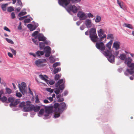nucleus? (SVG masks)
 <instances>
[{
  "label": "nucleus",
  "mask_w": 134,
  "mask_h": 134,
  "mask_svg": "<svg viewBox=\"0 0 134 134\" xmlns=\"http://www.w3.org/2000/svg\"><path fill=\"white\" fill-rule=\"evenodd\" d=\"M113 42V40H111L108 43L106 44V47L108 48V50L106 48L105 51L102 52V53L107 58L108 60L112 63L114 62L115 57L114 55H117V52L113 53V54H112V51L111 50V47Z\"/></svg>",
  "instance_id": "nucleus-1"
},
{
  "label": "nucleus",
  "mask_w": 134,
  "mask_h": 134,
  "mask_svg": "<svg viewBox=\"0 0 134 134\" xmlns=\"http://www.w3.org/2000/svg\"><path fill=\"white\" fill-rule=\"evenodd\" d=\"M31 102L29 100L26 101V105L24 108V110L25 112L33 110L35 112H38L42 107L43 105L41 104H39L38 105H34L31 104Z\"/></svg>",
  "instance_id": "nucleus-2"
},
{
  "label": "nucleus",
  "mask_w": 134,
  "mask_h": 134,
  "mask_svg": "<svg viewBox=\"0 0 134 134\" xmlns=\"http://www.w3.org/2000/svg\"><path fill=\"white\" fill-rule=\"evenodd\" d=\"M99 37V39L97 34L91 36H89L91 40L93 42L95 43L97 41H101L103 40V39L106 37V35L104 34V32L102 29L97 31Z\"/></svg>",
  "instance_id": "nucleus-3"
},
{
  "label": "nucleus",
  "mask_w": 134,
  "mask_h": 134,
  "mask_svg": "<svg viewBox=\"0 0 134 134\" xmlns=\"http://www.w3.org/2000/svg\"><path fill=\"white\" fill-rule=\"evenodd\" d=\"M53 107L55 109V111L62 113L67 109L68 105H66L64 102H62L60 104L55 103L54 104Z\"/></svg>",
  "instance_id": "nucleus-4"
},
{
  "label": "nucleus",
  "mask_w": 134,
  "mask_h": 134,
  "mask_svg": "<svg viewBox=\"0 0 134 134\" xmlns=\"http://www.w3.org/2000/svg\"><path fill=\"white\" fill-rule=\"evenodd\" d=\"M47 62L46 60L44 59H38L35 61V64L38 67L41 68L43 67L46 64L44 63Z\"/></svg>",
  "instance_id": "nucleus-5"
},
{
  "label": "nucleus",
  "mask_w": 134,
  "mask_h": 134,
  "mask_svg": "<svg viewBox=\"0 0 134 134\" xmlns=\"http://www.w3.org/2000/svg\"><path fill=\"white\" fill-rule=\"evenodd\" d=\"M65 80H64V82L60 85L58 86V87H56L54 89V92L56 95L59 94L60 91V93H62L65 88Z\"/></svg>",
  "instance_id": "nucleus-6"
},
{
  "label": "nucleus",
  "mask_w": 134,
  "mask_h": 134,
  "mask_svg": "<svg viewBox=\"0 0 134 134\" xmlns=\"http://www.w3.org/2000/svg\"><path fill=\"white\" fill-rule=\"evenodd\" d=\"M65 8L68 12H69L72 11L74 13H76L78 10V8L75 5H72V4H70L69 6H67Z\"/></svg>",
  "instance_id": "nucleus-7"
},
{
  "label": "nucleus",
  "mask_w": 134,
  "mask_h": 134,
  "mask_svg": "<svg viewBox=\"0 0 134 134\" xmlns=\"http://www.w3.org/2000/svg\"><path fill=\"white\" fill-rule=\"evenodd\" d=\"M33 25L29 24L27 25V27L31 31H32L35 30L38 26V24L36 23L34 21H32Z\"/></svg>",
  "instance_id": "nucleus-8"
},
{
  "label": "nucleus",
  "mask_w": 134,
  "mask_h": 134,
  "mask_svg": "<svg viewBox=\"0 0 134 134\" xmlns=\"http://www.w3.org/2000/svg\"><path fill=\"white\" fill-rule=\"evenodd\" d=\"M96 47L98 49L102 51V52L105 49V46L104 43L102 42H96Z\"/></svg>",
  "instance_id": "nucleus-9"
},
{
  "label": "nucleus",
  "mask_w": 134,
  "mask_h": 134,
  "mask_svg": "<svg viewBox=\"0 0 134 134\" xmlns=\"http://www.w3.org/2000/svg\"><path fill=\"white\" fill-rule=\"evenodd\" d=\"M77 16L81 20H85L87 18V16L84 13L81 11H79L77 14Z\"/></svg>",
  "instance_id": "nucleus-10"
},
{
  "label": "nucleus",
  "mask_w": 134,
  "mask_h": 134,
  "mask_svg": "<svg viewBox=\"0 0 134 134\" xmlns=\"http://www.w3.org/2000/svg\"><path fill=\"white\" fill-rule=\"evenodd\" d=\"M44 109H45V112L46 114H50L53 112L51 108H53V106H47L43 105Z\"/></svg>",
  "instance_id": "nucleus-11"
},
{
  "label": "nucleus",
  "mask_w": 134,
  "mask_h": 134,
  "mask_svg": "<svg viewBox=\"0 0 134 134\" xmlns=\"http://www.w3.org/2000/svg\"><path fill=\"white\" fill-rule=\"evenodd\" d=\"M38 38V40L39 41H44L45 40L46 38L44 36L43 34H39L37 36H36L35 37V38Z\"/></svg>",
  "instance_id": "nucleus-12"
},
{
  "label": "nucleus",
  "mask_w": 134,
  "mask_h": 134,
  "mask_svg": "<svg viewBox=\"0 0 134 134\" xmlns=\"http://www.w3.org/2000/svg\"><path fill=\"white\" fill-rule=\"evenodd\" d=\"M81 0H66L65 3V7H66L71 2L72 3H75L80 2Z\"/></svg>",
  "instance_id": "nucleus-13"
},
{
  "label": "nucleus",
  "mask_w": 134,
  "mask_h": 134,
  "mask_svg": "<svg viewBox=\"0 0 134 134\" xmlns=\"http://www.w3.org/2000/svg\"><path fill=\"white\" fill-rule=\"evenodd\" d=\"M85 24L87 28H90L91 27V21L90 19H87L85 21Z\"/></svg>",
  "instance_id": "nucleus-14"
},
{
  "label": "nucleus",
  "mask_w": 134,
  "mask_h": 134,
  "mask_svg": "<svg viewBox=\"0 0 134 134\" xmlns=\"http://www.w3.org/2000/svg\"><path fill=\"white\" fill-rule=\"evenodd\" d=\"M118 4H119L120 8L124 10L126 9V6L122 1L120 2L118 0Z\"/></svg>",
  "instance_id": "nucleus-15"
},
{
  "label": "nucleus",
  "mask_w": 134,
  "mask_h": 134,
  "mask_svg": "<svg viewBox=\"0 0 134 134\" xmlns=\"http://www.w3.org/2000/svg\"><path fill=\"white\" fill-rule=\"evenodd\" d=\"M89 33L90 36L97 34L96 29L93 27L90 29Z\"/></svg>",
  "instance_id": "nucleus-16"
},
{
  "label": "nucleus",
  "mask_w": 134,
  "mask_h": 134,
  "mask_svg": "<svg viewBox=\"0 0 134 134\" xmlns=\"http://www.w3.org/2000/svg\"><path fill=\"white\" fill-rule=\"evenodd\" d=\"M132 61V59L130 57L126 58L125 60L124 63L127 66Z\"/></svg>",
  "instance_id": "nucleus-17"
},
{
  "label": "nucleus",
  "mask_w": 134,
  "mask_h": 134,
  "mask_svg": "<svg viewBox=\"0 0 134 134\" xmlns=\"http://www.w3.org/2000/svg\"><path fill=\"white\" fill-rule=\"evenodd\" d=\"M64 80H65L64 78L59 80L57 82L55 83V87H58V85L63 83L64 82Z\"/></svg>",
  "instance_id": "nucleus-18"
},
{
  "label": "nucleus",
  "mask_w": 134,
  "mask_h": 134,
  "mask_svg": "<svg viewBox=\"0 0 134 134\" xmlns=\"http://www.w3.org/2000/svg\"><path fill=\"white\" fill-rule=\"evenodd\" d=\"M57 95L56 97L57 99V101L58 102H60L64 101V99L63 98H60V97H62V94H59Z\"/></svg>",
  "instance_id": "nucleus-19"
},
{
  "label": "nucleus",
  "mask_w": 134,
  "mask_h": 134,
  "mask_svg": "<svg viewBox=\"0 0 134 134\" xmlns=\"http://www.w3.org/2000/svg\"><path fill=\"white\" fill-rule=\"evenodd\" d=\"M66 0H58V3L60 5L64 7H65Z\"/></svg>",
  "instance_id": "nucleus-20"
},
{
  "label": "nucleus",
  "mask_w": 134,
  "mask_h": 134,
  "mask_svg": "<svg viewBox=\"0 0 134 134\" xmlns=\"http://www.w3.org/2000/svg\"><path fill=\"white\" fill-rule=\"evenodd\" d=\"M44 50V52H51V49L50 47L48 46H46L43 49Z\"/></svg>",
  "instance_id": "nucleus-21"
},
{
  "label": "nucleus",
  "mask_w": 134,
  "mask_h": 134,
  "mask_svg": "<svg viewBox=\"0 0 134 134\" xmlns=\"http://www.w3.org/2000/svg\"><path fill=\"white\" fill-rule=\"evenodd\" d=\"M44 54V51H38L36 52V57H40Z\"/></svg>",
  "instance_id": "nucleus-22"
},
{
  "label": "nucleus",
  "mask_w": 134,
  "mask_h": 134,
  "mask_svg": "<svg viewBox=\"0 0 134 134\" xmlns=\"http://www.w3.org/2000/svg\"><path fill=\"white\" fill-rule=\"evenodd\" d=\"M45 111L44 109L43 108H41L38 114V116L41 117L42 116Z\"/></svg>",
  "instance_id": "nucleus-23"
},
{
  "label": "nucleus",
  "mask_w": 134,
  "mask_h": 134,
  "mask_svg": "<svg viewBox=\"0 0 134 134\" xmlns=\"http://www.w3.org/2000/svg\"><path fill=\"white\" fill-rule=\"evenodd\" d=\"M39 47L41 50H42L45 47L44 41L40 42L39 43Z\"/></svg>",
  "instance_id": "nucleus-24"
},
{
  "label": "nucleus",
  "mask_w": 134,
  "mask_h": 134,
  "mask_svg": "<svg viewBox=\"0 0 134 134\" xmlns=\"http://www.w3.org/2000/svg\"><path fill=\"white\" fill-rule=\"evenodd\" d=\"M126 71L131 75H132L134 73V69L132 68L127 69H126Z\"/></svg>",
  "instance_id": "nucleus-25"
},
{
  "label": "nucleus",
  "mask_w": 134,
  "mask_h": 134,
  "mask_svg": "<svg viewBox=\"0 0 134 134\" xmlns=\"http://www.w3.org/2000/svg\"><path fill=\"white\" fill-rule=\"evenodd\" d=\"M60 70L61 68L60 67L54 68L53 70V72L54 74H55L58 72L60 71Z\"/></svg>",
  "instance_id": "nucleus-26"
},
{
  "label": "nucleus",
  "mask_w": 134,
  "mask_h": 134,
  "mask_svg": "<svg viewBox=\"0 0 134 134\" xmlns=\"http://www.w3.org/2000/svg\"><path fill=\"white\" fill-rule=\"evenodd\" d=\"M8 5V3L3 4L2 5L1 7L3 11H5L6 10V7Z\"/></svg>",
  "instance_id": "nucleus-27"
},
{
  "label": "nucleus",
  "mask_w": 134,
  "mask_h": 134,
  "mask_svg": "<svg viewBox=\"0 0 134 134\" xmlns=\"http://www.w3.org/2000/svg\"><path fill=\"white\" fill-rule=\"evenodd\" d=\"M14 100L15 99L14 98L11 97H9L7 101H6V103H8L10 102L11 103H12Z\"/></svg>",
  "instance_id": "nucleus-28"
},
{
  "label": "nucleus",
  "mask_w": 134,
  "mask_h": 134,
  "mask_svg": "<svg viewBox=\"0 0 134 134\" xmlns=\"http://www.w3.org/2000/svg\"><path fill=\"white\" fill-rule=\"evenodd\" d=\"M51 116V114H46L44 115V117L43 119L44 120H46L49 119Z\"/></svg>",
  "instance_id": "nucleus-29"
},
{
  "label": "nucleus",
  "mask_w": 134,
  "mask_h": 134,
  "mask_svg": "<svg viewBox=\"0 0 134 134\" xmlns=\"http://www.w3.org/2000/svg\"><path fill=\"white\" fill-rule=\"evenodd\" d=\"M44 77L42 75L40 74L39 75V77L42 80H44L46 79H48V77L46 75H44Z\"/></svg>",
  "instance_id": "nucleus-30"
},
{
  "label": "nucleus",
  "mask_w": 134,
  "mask_h": 134,
  "mask_svg": "<svg viewBox=\"0 0 134 134\" xmlns=\"http://www.w3.org/2000/svg\"><path fill=\"white\" fill-rule=\"evenodd\" d=\"M119 58L120 59L122 60H125L126 58V55L124 54H121Z\"/></svg>",
  "instance_id": "nucleus-31"
},
{
  "label": "nucleus",
  "mask_w": 134,
  "mask_h": 134,
  "mask_svg": "<svg viewBox=\"0 0 134 134\" xmlns=\"http://www.w3.org/2000/svg\"><path fill=\"white\" fill-rule=\"evenodd\" d=\"M26 105V103L23 101L20 103L19 105V107H24L23 108L25 107Z\"/></svg>",
  "instance_id": "nucleus-32"
},
{
  "label": "nucleus",
  "mask_w": 134,
  "mask_h": 134,
  "mask_svg": "<svg viewBox=\"0 0 134 134\" xmlns=\"http://www.w3.org/2000/svg\"><path fill=\"white\" fill-rule=\"evenodd\" d=\"M61 76V74H56L55 75L54 77V79L55 80L57 81L59 79L60 77Z\"/></svg>",
  "instance_id": "nucleus-33"
},
{
  "label": "nucleus",
  "mask_w": 134,
  "mask_h": 134,
  "mask_svg": "<svg viewBox=\"0 0 134 134\" xmlns=\"http://www.w3.org/2000/svg\"><path fill=\"white\" fill-rule=\"evenodd\" d=\"M101 20V18L100 16L99 15H97L95 20V21L96 23H98Z\"/></svg>",
  "instance_id": "nucleus-34"
},
{
  "label": "nucleus",
  "mask_w": 134,
  "mask_h": 134,
  "mask_svg": "<svg viewBox=\"0 0 134 134\" xmlns=\"http://www.w3.org/2000/svg\"><path fill=\"white\" fill-rule=\"evenodd\" d=\"M124 26L125 27L130 29H133L132 26L130 24L125 23Z\"/></svg>",
  "instance_id": "nucleus-35"
},
{
  "label": "nucleus",
  "mask_w": 134,
  "mask_h": 134,
  "mask_svg": "<svg viewBox=\"0 0 134 134\" xmlns=\"http://www.w3.org/2000/svg\"><path fill=\"white\" fill-rule=\"evenodd\" d=\"M27 13L26 12H21L18 14V16L19 17H21L23 15L26 14Z\"/></svg>",
  "instance_id": "nucleus-36"
},
{
  "label": "nucleus",
  "mask_w": 134,
  "mask_h": 134,
  "mask_svg": "<svg viewBox=\"0 0 134 134\" xmlns=\"http://www.w3.org/2000/svg\"><path fill=\"white\" fill-rule=\"evenodd\" d=\"M14 10V9L13 7L10 6L7 8V11L9 12H11Z\"/></svg>",
  "instance_id": "nucleus-37"
},
{
  "label": "nucleus",
  "mask_w": 134,
  "mask_h": 134,
  "mask_svg": "<svg viewBox=\"0 0 134 134\" xmlns=\"http://www.w3.org/2000/svg\"><path fill=\"white\" fill-rule=\"evenodd\" d=\"M68 93V92L67 90H65L64 92L62 94V97L63 96H66Z\"/></svg>",
  "instance_id": "nucleus-38"
},
{
  "label": "nucleus",
  "mask_w": 134,
  "mask_h": 134,
  "mask_svg": "<svg viewBox=\"0 0 134 134\" xmlns=\"http://www.w3.org/2000/svg\"><path fill=\"white\" fill-rule=\"evenodd\" d=\"M113 48H115L116 50H117V41H116L113 43Z\"/></svg>",
  "instance_id": "nucleus-39"
},
{
  "label": "nucleus",
  "mask_w": 134,
  "mask_h": 134,
  "mask_svg": "<svg viewBox=\"0 0 134 134\" xmlns=\"http://www.w3.org/2000/svg\"><path fill=\"white\" fill-rule=\"evenodd\" d=\"M128 67L134 69V63H131L127 66Z\"/></svg>",
  "instance_id": "nucleus-40"
},
{
  "label": "nucleus",
  "mask_w": 134,
  "mask_h": 134,
  "mask_svg": "<svg viewBox=\"0 0 134 134\" xmlns=\"http://www.w3.org/2000/svg\"><path fill=\"white\" fill-rule=\"evenodd\" d=\"M60 62H56L53 65V68H55L58 65H60Z\"/></svg>",
  "instance_id": "nucleus-41"
},
{
  "label": "nucleus",
  "mask_w": 134,
  "mask_h": 134,
  "mask_svg": "<svg viewBox=\"0 0 134 134\" xmlns=\"http://www.w3.org/2000/svg\"><path fill=\"white\" fill-rule=\"evenodd\" d=\"M38 32L37 31H35L32 34V37H34L35 38V37L36 36H37V35H37L38 33Z\"/></svg>",
  "instance_id": "nucleus-42"
},
{
  "label": "nucleus",
  "mask_w": 134,
  "mask_h": 134,
  "mask_svg": "<svg viewBox=\"0 0 134 134\" xmlns=\"http://www.w3.org/2000/svg\"><path fill=\"white\" fill-rule=\"evenodd\" d=\"M1 100L2 102H6V101H7V97L5 96H3L1 98Z\"/></svg>",
  "instance_id": "nucleus-43"
},
{
  "label": "nucleus",
  "mask_w": 134,
  "mask_h": 134,
  "mask_svg": "<svg viewBox=\"0 0 134 134\" xmlns=\"http://www.w3.org/2000/svg\"><path fill=\"white\" fill-rule=\"evenodd\" d=\"M36 39L35 38H32V41L35 44L38 45L39 42L36 40Z\"/></svg>",
  "instance_id": "nucleus-44"
},
{
  "label": "nucleus",
  "mask_w": 134,
  "mask_h": 134,
  "mask_svg": "<svg viewBox=\"0 0 134 134\" xmlns=\"http://www.w3.org/2000/svg\"><path fill=\"white\" fill-rule=\"evenodd\" d=\"M5 40L8 43H10L11 44H14L13 42L11 40L8 38H6Z\"/></svg>",
  "instance_id": "nucleus-45"
},
{
  "label": "nucleus",
  "mask_w": 134,
  "mask_h": 134,
  "mask_svg": "<svg viewBox=\"0 0 134 134\" xmlns=\"http://www.w3.org/2000/svg\"><path fill=\"white\" fill-rule=\"evenodd\" d=\"M5 90L7 92L8 94H10L12 92V91L10 88L6 87L5 88Z\"/></svg>",
  "instance_id": "nucleus-46"
},
{
  "label": "nucleus",
  "mask_w": 134,
  "mask_h": 134,
  "mask_svg": "<svg viewBox=\"0 0 134 134\" xmlns=\"http://www.w3.org/2000/svg\"><path fill=\"white\" fill-rule=\"evenodd\" d=\"M17 3L18 4L17 5H19L21 7H22L23 6V4L21 0H17Z\"/></svg>",
  "instance_id": "nucleus-47"
},
{
  "label": "nucleus",
  "mask_w": 134,
  "mask_h": 134,
  "mask_svg": "<svg viewBox=\"0 0 134 134\" xmlns=\"http://www.w3.org/2000/svg\"><path fill=\"white\" fill-rule=\"evenodd\" d=\"M46 90L47 91L51 93H52L54 92V89H51L50 88H48L46 89Z\"/></svg>",
  "instance_id": "nucleus-48"
},
{
  "label": "nucleus",
  "mask_w": 134,
  "mask_h": 134,
  "mask_svg": "<svg viewBox=\"0 0 134 134\" xmlns=\"http://www.w3.org/2000/svg\"><path fill=\"white\" fill-rule=\"evenodd\" d=\"M10 49L13 54H14V55H16V51L14 50L11 48H10Z\"/></svg>",
  "instance_id": "nucleus-49"
},
{
  "label": "nucleus",
  "mask_w": 134,
  "mask_h": 134,
  "mask_svg": "<svg viewBox=\"0 0 134 134\" xmlns=\"http://www.w3.org/2000/svg\"><path fill=\"white\" fill-rule=\"evenodd\" d=\"M21 84L22 86L21 87L25 88V87H26V83L24 82H22Z\"/></svg>",
  "instance_id": "nucleus-50"
},
{
  "label": "nucleus",
  "mask_w": 134,
  "mask_h": 134,
  "mask_svg": "<svg viewBox=\"0 0 134 134\" xmlns=\"http://www.w3.org/2000/svg\"><path fill=\"white\" fill-rule=\"evenodd\" d=\"M35 98L36 99V103H38L40 102V101L38 98V95H36V96Z\"/></svg>",
  "instance_id": "nucleus-51"
},
{
  "label": "nucleus",
  "mask_w": 134,
  "mask_h": 134,
  "mask_svg": "<svg viewBox=\"0 0 134 134\" xmlns=\"http://www.w3.org/2000/svg\"><path fill=\"white\" fill-rule=\"evenodd\" d=\"M30 19L29 18H27L25 19L24 21V22L25 23H28L30 22Z\"/></svg>",
  "instance_id": "nucleus-52"
},
{
  "label": "nucleus",
  "mask_w": 134,
  "mask_h": 134,
  "mask_svg": "<svg viewBox=\"0 0 134 134\" xmlns=\"http://www.w3.org/2000/svg\"><path fill=\"white\" fill-rule=\"evenodd\" d=\"M113 35L112 34H109L108 35L107 38H111L113 39Z\"/></svg>",
  "instance_id": "nucleus-53"
},
{
  "label": "nucleus",
  "mask_w": 134,
  "mask_h": 134,
  "mask_svg": "<svg viewBox=\"0 0 134 134\" xmlns=\"http://www.w3.org/2000/svg\"><path fill=\"white\" fill-rule=\"evenodd\" d=\"M88 17V18H93V15L91 13H89L87 14Z\"/></svg>",
  "instance_id": "nucleus-54"
},
{
  "label": "nucleus",
  "mask_w": 134,
  "mask_h": 134,
  "mask_svg": "<svg viewBox=\"0 0 134 134\" xmlns=\"http://www.w3.org/2000/svg\"><path fill=\"white\" fill-rule=\"evenodd\" d=\"M44 41V43L46 45H50V44L51 42L49 41L46 40Z\"/></svg>",
  "instance_id": "nucleus-55"
},
{
  "label": "nucleus",
  "mask_w": 134,
  "mask_h": 134,
  "mask_svg": "<svg viewBox=\"0 0 134 134\" xmlns=\"http://www.w3.org/2000/svg\"><path fill=\"white\" fill-rule=\"evenodd\" d=\"M46 53L45 55L46 57H48L50 55L51 52H44Z\"/></svg>",
  "instance_id": "nucleus-56"
},
{
  "label": "nucleus",
  "mask_w": 134,
  "mask_h": 134,
  "mask_svg": "<svg viewBox=\"0 0 134 134\" xmlns=\"http://www.w3.org/2000/svg\"><path fill=\"white\" fill-rule=\"evenodd\" d=\"M11 18L12 19H14L15 17V13L14 12H13L11 14Z\"/></svg>",
  "instance_id": "nucleus-57"
},
{
  "label": "nucleus",
  "mask_w": 134,
  "mask_h": 134,
  "mask_svg": "<svg viewBox=\"0 0 134 134\" xmlns=\"http://www.w3.org/2000/svg\"><path fill=\"white\" fill-rule=\"evenodd\" d=\"M16 103H15V102L13 101L12 102V103H10V107H12V106H15L16 105H15Z\"/></svg>",
  "instance_id": "nucleus-58"
},
{
  "label": "nucleus",
  "mask_w": 134,
  "mask_h": 134,
  "mask_svg": "<svg viewBox=\"0 0 134 134\" xmlns=\"http://www.w3.org/2000/svg\"><path fill=\"white\" fill-rule=\"evenodd\" d=\"M16 96L17 97L20 98L22 96V95L20 93L18 92L16 93Z\"/></svg>",
  "instance_id": "nucleus-59"
},
{
  "label": "nucleus",
  "mask_w": 134,
  "mask_h": 134,
  "mask_svg": "<svg viewBox=\"0 0 134 134\" xmlns=\"http://www.w3.org/2000/svg\"><path fill=\"white\" fill-rule=\"evenodd\" d=\"M60 115V114H59L56 113L54 114V117L55 118H56L59 117Z\"/></svg>",
  "instance_id": "nucleus-60"
},
{
  "label": "nucleus",
  "mask_w": 134,
  "mask_h": 134,
  "mask_svg": "<svg viewBox=\"0 0 134 134\" xmlns=\"http://www.w3.org/2000/svg\"><path fill=\"white\" fill-rule=\"evenodd\" d=\"M85 28V26L84 24H82L80 27V29L81 30H83Z\"/></svg>",
  "instance_id": "nucleus-61"
},
{
  "label": "nucleus",
  "mask_w": 134,
  "mask_h": 134,
  "mask_svg": "<svg viewBox=\"0 0 134 134\" xmlns=\"http://www.w3.org/2000/svg\"><path fill=\"white\" fill-rule=\"evenodd\" d=\"M23 95H24L25 94H27V91L25 89L24 90H23V92L22 93Z\"/></svg>",
  "instance_id": "nucleus-62"
},
{
  "label": "nucleus",
  "mask_w": 134,
  "mask_h": 134,
  "mask_svg": "<svg viewBox=\"0 0 134 134\" xmlns=\"http://www.w3.org/2000/svg\"><path fill=\"white\" fill-rule=\"evenodd\" d=\"M55 83V82L53 80H51L49 81V84L52 85H53Z\"/></svg>",
  "instance_id": "nucleus-63"
},
{
  "label": "nucleus",
  "mask_w": 134,
  "mask_h": 134,
  "mask_svg": "<svg viewBox=\"0 0 134 134\" xmlns=\"http://www.w3.org/2000/svg\"><path fill=\"white\" fill-rule=\"evenodd\" d=\"M4 30H5L7 31H8L9 32H10V30L8 27H7L6 26H5L4 27Z\"/></svg>",
  "instance_id": "nucleus-64"
}]
</instances>
